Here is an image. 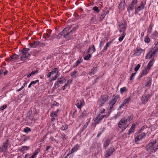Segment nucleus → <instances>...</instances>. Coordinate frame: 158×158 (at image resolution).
<instances>
[{"instance_id":"36","label":"nucleus","mask_w":158,"mask_h":158,"mask_svg":"<svg viewBox=\"0 0 158 158\" xmlns=\"http://www.w3.org/2000/svg\"><path fill=\"white\" fill-rule=\"evenodd\" d=\"M151 79L150 77H148V81H147L145 85V86L150 87L151 85Z\"/></svg>"},{"instance_id":"14","label":"nucleus","mask_w":158,"mask_h":158,"mask_svg":"<svg viewBox=\"0 0 158 158\" xmlns=\"http://www.w3.org/2000/svg\"><path fill=\"white\" fill-rule=\"evenodd\" d=\"M144 6L143 3L141 2L140 5L135 8V14H137L138 13L140 10H143L144 8Z\"/></svg>"},{"instance_id":"5","label":"nucleus","mask_w":158,"mask_h":158,"mask_svg":"<svg viewBox=\"0 0 158 158\" xmlns=\"http://www.w3.org/2000/svg\"><path fill=\"white\" fill-rule=\"evenodd\" d=\"M108 100V96L106 95L102 96L99 99L98 104L100 106H102Z\"/></svg>"},{"instance_id":"48","label":"nucleus","mask_w":158,"mask_h":158,"mask_svg":"<svg viewBox=\"0 0 158 158\" xmlns=\"http://www.w3.org/2000/svg\"><path fill=\"white\" fill-rule=\"evenodd\" d=\"M59 74H56L55 77H53L52 79L50 80V81L51 82L56 79L59 76Z\"/></svg>"},{"instance_id":"11","label":"nucleus","mask_w":158,"mask_h":158,"mask_svg":"<svg viewBox=\"0 0 158 158\" xmlns=\"http://www.w3.org/2000/svg\"><path fill=\"white\" fill-rule=\"evenodd\" d=\"M8 140H6L5 142L3 143L2 147H0V151L1 152H6L8 146Z\"/></svg>"},{"instance_id":"18","label":"nucleus","mask_w":158,"mask_h":158,"mask_svg":"<svg viewBox=\"0 0 158 158\" xmlns=\"http://www.w3.org/2000/svg\"><path fill=\"white\" fill-rule=\"evenodd\" d=\"M114 149L112 148H110L105 153L106 157L110 156L114 151Z\"/></svg>"},{"instance_id":"35","label":"nucleus","mask_w":158,"mask_h":158,"mask_svg":"<svg viewBox=\"0 0 158 158\" xmlns=\"http://www.w3.org/2000/svg\"><path fill=\"white\" fill-rule=\"evenodd\" d=\"M90 22L91 23H94L97 22V19L95 16L94 15L89 20Z\"/></svg>"},{"instance_id":"38","label":"nucleus","mask_w":158,"mask_h":158,"mask_svg":"<svg viewBox=\"0 0 158 158\" xmlns=\"http://www.w3.org/2000/svg\"><path fill=\"white\" fill-rule=\"evenodd\" d=\"M158 33L156 31H154L151 35V37L154 39H156L158 36Z\"/></svg>"},{"instance_id":"17","label":"nucleus","mask_w":158,"mask_h":158,"mask_svg":"<svg viewBox=\"0 0 158 158\" xmlns=\"http://www.w3.org/2000/svg\"><path fill=\"white\" fill-rule=\"evenodd\" d=\"M71 26H69L65 28L57 36V37L59 38L60 37L63 35L64 34H65L66 32H67L71 28Z\"/></svg>"},{"instance_id":"55","label":"nucleus","mask_w":158,"mask_h":158,"mask_svg":"<svg viewBox=\"0 0 158 158\" xmlns=\"http://www.w3.org/2000/svg\"><path fill=\"white\" fill-rule=\"evenodd\" d=\"M140 67V65L139 64H138L135 68L134 70H135V71H137L138 70V69H139Z\"/></svg>"},{"instance_id":"57","label":"nucleus","mask_w":158,"mask_h":158,"mask_svg":"<svg viewBox=\"0 0 158 158\" xmlns=\"http://www.w3.org/2000/svg\"><path fill=\"white\" fill-rule=\"evenodd\" d=\"M77 71H73L71 74V77H73L77 73Z\"/></svg>"},{"instance_id":"27","label":"nucleus","mask_w":158,"mask_h":158,"mask_svg":"<svg viewBox=\"0 0 158 158\" xmlns=\"http://www.w3.org/2000/svg\"><path fill=\"white\" fill-rule=\"evenodd\" d=\"M144 50L141 48H138L136 49L135 54L137 56L140 55Z\"/></svg>"},{"instance_id":"23","label":"nucleus","mask_w":158,"mask_h":158,"mask_svg":"<svg viewBox=\"0 0 158 158\" xmlns=\"http://www.w3.org/2000/svg\"><path fill=\"white\" fill-rule=\"evenodd\" d=\"M106 115H101L100 114L99 116V117H98L97 118H96L95 120V123L98 124L99 123V122Z\"/></svg>"},{"instance_id":"58","label":"nucleus","mask_w":158,"mask_h":158,"mask_svg":"<svg viewBox=\"0 0 158 158\" xmlns=\"http://www.w3.org/2000/svg\"><path fill=\"white\" fill-rule=\"evenodd\" d=\"M53 105L54 106H59V104L55 101H54L53 103Z\"/></svg>"},{"instance_id":"30","label":"nucleus","mask_w":158,"mask_h":158,"mask_svg":"<svg viewBox=\"0 0 158 158\" xmlns=\"http://www.w3.org/2000/svg\"><path fill=\"white\" fill-rule=\"evenodd\" d=\"M111 43V42H109L106 43L103 49L101 51V53L105 52L107 50L108 47L110 46Z\"/></svg>"},{"instance_id":"6","label":"nucleus","mask_w":158,"mask_h":158,"mask_svg":"<svg viewBox=\"0 0 158 158\" xmlns=\"http://www.w3.org/2000/svg\"><path fill=\"white\" fill-rule=\"evenodd\" d=\"M137 2V0H133L131 4H129L127 7V10L128 12L130 13L131 11L133 10L136 6Z\"/></svg>"},{"instance_id":"16","label":"nucleus","mask_w":158,"mask_h":158,"mask_svg":"<svg viewBox=\"0 0 158 158\" xmlns=\"http://www.w3.org/2000/svg\"><path fill=\"white\" fill-rule=\"evenodd\" d=\"M149 70L146 67L144 68L142 70L140 75H139V77L141 78L143 77V76L146 75L149 73Z\"/></svg>"},{"instance_id":"21","label":"nucleus","mask_w":158,"mask_h":158,"mask_svg":"<svg viewBox=\"0 0 158 158\" xmlns=\"http://www.w3.org/2000/svg\"><path fill=\"white\" fill-rule=\"evenodd\" d=\"M131 100V98L130 97H129L128 98L125 99L123 102H122V104L120 106V108H121L123 107V106H124L125 104H126L128 103Z\"/></svg>"},{"instance_id":"46","label":"nucleus","mask_w":158,"mask_h":158,"mask_svg":"<svg viewBox=\"0 0 158 158\" xmlns=\"http://www.w3.org/2000/svg\"><path fill=\"white\" fill-rule=\"evenodd\" d=\"M82 62V61L81 60H77L75 64L73 66L74 68H76L77 66Z\"/></svg>"},{"instance_id":"41","label":"nucleus","mask_w":158,"mask_h":158,"mask_svg":"<svg viewBox=\"0 0 158 158\" xmlns=\"http://www.w3.org/2000/svg\"><path fill=\"white\" fill-rule=\"evenodd\" d=\"M125 35L126 34L125 32H122L121 35L119 37L118 39V40L119 42H121L123 40L125 36Z\"/></svg>"},{"instance_id":"47","label":"nucleus","mask_w":158,"mask_h":158,"mask_svg":"<svg viewBox=\"0 0 158 158\" xmlns=\"http://www.w3.org/2000/svg\"><path fill=\"white\" fill-rule=\"evenodd\" d=\"M31 131V129L28 127H26L24 128V132L25 133H28Z\"/></svg>"},{"instance_id":"37","label":"nucleus","mask_w":158,"mask_h":158,"mask_svg":"<svg viewBox=\"0 0 158 158\" xmlns=\"http://www.w3.org/2000/svg\"><path fill=\"white\" fill-rule=\"evenodd\" d=\"M51 72L52 75H53L55 74H59L58 69L56 68H54Z\"/></svg>"},{"instance_id":"33","label":"nucleus","mask_w":158,"mask_h":158,"mask_svg":"<svg viewBox=\"0 0 158 158\" xmlns=\"http://www.w3.org/2000/svg\"><path fill=\"white\" fill-rule=\"evenodd\" d=\"M135 123L133 124L132 125L131 128L130 129L128 132L127 133V134L128 135H130L131 133L133 132L134 131L135 129Z\"/></svg>"},{"instance_id":"25","label":"nucleus","mask_w":158,"mask_h":158,"mask_svg":"<svg viewBox=\"0 0 158 158\" xmlns=\"http://www.w3.org/2000/svg\"><path fill=\"white\" fill-rule=\"evenodd\" d=\"M106 115H101L100 114L99 116V117H98L97 118H96L95 120V123L98 124L99 123V122Z\"/></svg>"},{"instance_id":"44","label":"nucleus","mask_w":158,"mask_h":158,"mask_svg":"<svg viewBox=\"0 0 158 158\" xmlns=\"http://www.w3.org/2000/svg\"><path fill=\"white\" fill-rule=\"evenodd\" d=\"M38 72V70H36V71H33L31 72L30 73H29L27 76V77H30L31 76L33 75H35L36 73H37Z\"/></svg>"},{"instance_id":"42","label":"nucleus","mask_w":158,"mask_h":158,"mask_svg":"<svg viewBox=\"0 0 158 158\" xmlns=\"http://www.w3.org/2000/svg\"><path fill=\"white\" fill-rule=\"evenodd\" d=\"M29 149V147L27 146H23L21 149L20 151L23 152L24 151L28 150Z\"/></svg>"},{"instance_id":"20","label":"nucleus","mask_w":158,"mask_h":158,"mask_svg":"<svg viewBox=\"0 0 158 158\" xmlns=\"http://www.w3.org/2000/svg\"><path fill=\"white\" fill-rule=\"evenodd\" d=\"M106 14L105 13H103L101 15H98V17L97 18V22L102 20L104 18Z\"/></svg>"},{"instance_id":"50","label":"nucleus","mask_w":158,"mask_h":158,"mask_svg":"<svg viewBox=\"0 0 158 158\" xmlns=\"http://www.w3.org/2000/svg\"><path fill=\"white\" fill-rule=\"evenodd\" d=\"M92 56L91 55L88 54L86 56L84 57V59L85 60H88Z\"/></svg>"},{"instance_id":"10","label":"nucleus","mask_w":158,"mask_h":158,"mask_svg":"<svg viewBox=\"0 0 158 158\" xmlns=\"http://www.w3.org/2000/svg\"><path fill=\"white\" fill-rule=\"evenodd\" d=\"M126 28V24L125 23H122L119 25L118 29L120 33L125 32Z\"/></svg>"},{"instance_id":"9","label":"nucleus","mask_w":158,"mask_h":158,"mask_svg":"<svg viewBox=\"0 0 158 158\" xmlns=\"http://www.w3.org/2000/svg\"><path fill=\"white\" fill-rule=\"evenodd\" d=\"M61 110L58 109L56 111H52L50 113V116L52 117V121H54L55 119V118L58 116V113L60 112Z\"/></svg>"},{"instance_id":"19","label":"nucleus","mask_w":158,"mask_h":158,"mask_svg":"<svg viewBox=\"0 0 158 158\" xmlns=\"http://www.w3.org/2000/svg\"><path fill=\"white\" fill-rule=\"evenodd\" d=\"M84 104L85 102L84 100L81 99L77 103L76 106L78 108L81 109V107L84 106Z\"/></svg>"},{"instance_id":"54","label":"nucleus","mask_w":158,"mask_h":158,"mask_svg":"<svg viewBox=\"0 0 158 158\" xmlns=\"http://www.w3.org/2000/svg\"><path fill=\"white\" fill-rule=\"evenodd\" d=\"M88 124V122H86L83 126L82 127V130H84L87 127Z\"/></svg>"},{"instance_id":"64","label":"nucleus","mask_w":158,"mask_h":158,"mask_svg":"<svg viewBox=\"0 0 158 158\" xmlns=\"http://www.w3.org/2000/svg\"><path fill=\"white\" fill-rule=\"evenodd\" d=\"M61 138L64 140L66 139L65 135L64 134L62 135Z\"/></svg>"},{"instance_id":"22","label":"nucleus","mask_w":158,"mask_h":158,"mask_svg":"<svg viewBox=\"0 0 158 158\" xmlns=\"http://www.w3.org/2000/svg\"><path fill=\"white\" fill-rule=\"evenodd\" d=\"M125 2L124 1H122L119 5L118 8L119 9H121L122 10H124L125 9Z\"/></svg>"},{"instance_id":"51","label":"nucleus","mask_w":158,"mask_h":158,"mask_svg":"<svg viewBox=\"0 0 158 158\" xmlns=\"http://www.w3.org/2000/svg\"><path fill=\"white\" fill-rule=\"evenodd\" d=\"M93 10L97 13H98L100 12V10L98 8L97 6H94L93 8Z\"/></svg>"},{"instance_id":"8","label":"nucleus","mask_w":158,"mask_h":158,"mask_svg":"<svg viewBox=\"0 0 158 158\" xmlns=\"http://www.w3.org/2000/svg\"><path fill=\"white\" fill-rule=\"evenodd\" d=\"M77 28V27H74L69 32H67L66 34L64 35V37L66 39H69L71 37V35L74 33Z\"/></svg>"},{"instance_id":"63","label":"nucleus","mask_w":158,"mask_h":158,"mask_svg":"<svg viewBox=\"0 0 158 158\" xmlns=\"http://www.w3.org/2000/svg\"><path fill=\"white\" fill-rule=\"evenodd\" d=\"M105 111V110L104 109H102L100 110V113L101 114L103 113Z\"/></svg>"},{"instance_id":"13","label":"nucleus","mask_w":158,"mask_h":158,"mask_svg":"<svg viewBox=\"0 0 158 158\" xmlns=\"http://www.w3.org/2000/svg\"><path fill=\"white\" fill-rule=\"evenodd\" d=\"M146 135L144 133H142L140 134L137 135L135 139V142L137 143L139 141L141 140Z\"/></svg>"},{"instance_id":"62","label":"nucleus","mask_w":158,"mask_h":158,"mask_svg":"<svg viewBox=\"0 0 158 158\" xmlns=\"http://www.w3.org/2000/svg\"><path fill=\"white\" fill-rule=\"evenodd\" d=\"M104 41H101L100 42V45H99V48H101V47L104 44Z\"/></svg>"},{"instance_id":"53","label":"nucleus","mask_w":158,"mask_h":158,"mask_svg":"<svg viewBox=\"0 0 158 158\" xmlns=\"http://www.w3.org/2000/svg\"><path fill=\"white\" fill-rule=\"evenodd\" d=\"M150 41V39L148 36H146L145 37V39H144V41L145 42L147 43H149Z\"/></svg>"},{"instance_id":"60","label":"nucleus","mask_w":158,"mask_h":158,"mask_svg":"<svg viewBox=\"0 0 158 158\" xmlns=\"http://www.w3.org/2000/svg\"><path fill=\"white\" fill-rule=\"evenodd\" d=\"M158 51V48L156 47L155 48L153 51L152 52H154V54H155Z\"/></svg>"},{"instance_id":"3","label":"nucleus","mask_w":158,"mask_h":158,"mask_svg":"<svg viewBox=\"0 0 158 158\" xmlns=\"http://www.w3.org/2000/svg\"><path fill=\"white\" fill-rule=\"evenodd\" d=\"M29 49L28 48L23 49L22 51V55L21 58V61H25L28 58L30 54L28 52V51L29 50Z\"/></svg>"},{"instance_id":"39","label":"nucleus","mask_w":158,"mask_h":158,"mask_svg":"<svg viewBox=\"0 0 158 158\" xmlns=\"http://www.w3.org/2000/svg\"><path fill=\"white\" fill-rule=\"evenodd\" d=\"M153 64V60H151L148 64L147 66L146 67L147 69L150 70V67H151Z\"/></svg>"},{"instance_id":"61","label":"nucleus","mask_w":158,"mask_h":158,"mask_svg":"<svg viewBox=\"0 0 158 158\" xmlns=\"http://www.w3.org/2000/svg\"><path fill=\"white\" fill-rule=\"evenodd\" d=\"M68 128V126L67 125H64V127L63 126L62 127V129L63 130H65V129H66Z\"/></svg>"},{"instance_id":"45","label":"nucleus","mask_w":158,"mask_h":158,"mask_svg":"<svg viewBox=\"0 0 158 158\" xmlns=\"http://www.w3.org/2000/svg\"><path fill=\"white\" fill-rule=\"evenodd\" d=\"M110 142V139H106L105 141L104 142V146L105 147H106L108 146V145H109V143Z\"/></svg>"},{"instance_id":"31","label":"nucleus","mask_w":158,"mask_h":158,"mask_svg":"<svg viewBox=\"0 0 158 158\" xmlns=\"http://www.w3.org/2000/svg\"><path fill=\"white\" fill-rule=\"evenodd\" d=\"M79 148V146L78 144H76L73 148H72L69 154H72L74 152L76 151Z\"/></svg>"},{"instance_id":"34","label":"nucleus","mask_w":158,"mask_h":158,"mask_svg":"<svg viewBox=\"0 0 158 158\" xmlns=\"http://www.w3.org/2000/svg\"><path fill=\"white\" fill-rule=\"evenodd\" d=\"M39 44V42L38 41H35L34 42L30 44L31 47L34 48L37 47Z\"/></svg>"},{"instance_id":"28","label":"nucleus","mask_w":158,"mask_h":158,"mask_svg":"<svg viewBox=\"0 0 158 158\" xmlns=\"http://www.w3.org/2000/svg\"><path fill=\"white\" fill-rule=\"evenodd\" d=\"M154 52H152V50L148 53L145 56L146 59H150L154 56Z\"/></svg>"},{"instance_id":"56","label":"nucleus","mask_w":158,"mask_h":158,"mask_svg":"<svg viewBox=\"0 0 158 158\" xmlns=\"http://www.w3.org/2000/svg\"><path fill=\"white\" fill-rule=\"evenodd\" d=\"M39 81V80H35V81H32L31 82V84L32 85H34V84H35L36 83L38 82Z\"/></svg>"},{"instance_id":"1","label":"nucleus","mask_w":158,"mask_h":158,"mask_svg":"<svg viewBox=\"0 0 158 158\" xmlns=\"http://www.w3.org/2000/svg\"><path fill=\"white\" fill-rule=\"evenodd\" d=\"M156 141L150 142L146 146V149L148 152L150 153L155 152L158 149V145Z\"/></svg>"},{"instance_id":"40","label":"nucleus","mask_w":158,"mask_h":158,"mask_svg":"<svg viewBox=\"0 0 158 158\" xmlns=\"http://www.w3.org/2000/svg\"><path fill=\"white\" fill-rule=\"evenodd\" d=\"M62 83L63 82L62 79L59 78L58 79L56 83L55 84V85L57 86L58 87H59L60 86L59 85Z\"/></svg>"},{"instance_id":"7","label":"nucleus","mask_w":158,"mask_h":158,"mask_svg":"<svg viewBox=\"0 0 158 158\" xmlns=\"http://www.w3.org/2000/svg\"><path fill=\"white\" fill-rule=\"evenodd\" d=\"M151 95L149 94H144L142 96L141 98V101L142 103L144 104L146 103L149 99L151 98Z\"/></svg>"},{"instance_id":"15","label":"nucleus","mask_w":158,"mask_h":158,"mask_svg":"<svg viewBox=\"0 0 158 158\" xmlns=\"http://www.w3.org/2000/svg\"><path fill=\"white\" fill-rule=\"evenodd\" d=\"M149 129V128L148 127L146 126H143L139 130L138 132L139 133H140L143 131V132L142 133H144L146 135L148 132Z\"/></svg>"},{"instance_id":"49","label":"nucleus","mask_w":158,"mask_h":158,"mask_svg":"<svg viewBox=\"0 0 158 158\" xmlns=\"http://www.w3.org/2000/svg\"><path fill=\"white\" fill-rule=\"evenodd\" d=\"M127 90V89L125 87L121 88L120 89V93L121 94H123Z\"/></svg>"},{"instance_id":"59","label":"nucleus","mask_w":158,"mask_h":158,"mask_svg":"<svg viewBox=\"0 0 158 158\" xmlns=\"http://www.w3.org/2000/svg\"><path fill=\"white\" fill-rule=\"evenodd\" d=\"M7 107V105L6 104L5 105L3 106H2L0 108V109L2 110H3L5 109Z\"/></svg>"},{"instance_id":"52","label":"nucleus","mask_w":158,"mask_h":158,"mask_svg":"<svg viewBox=\"0 0 158 158\" xmlns=\"http://www.w3.org/2000/svg\"><path fill=\"white\" fill-rule=\"evenodd\" d=\"M136 74V73H132L131 77H130V80L132 81L134 79L135 76Z\"/></svg>"},{"instance_id":"4","label":"nucleus","mask_w":158,"mask_h":158,"mask_svg":"<svg viewBox=\"0 0 158 158\" xmlns=\"http://www.w3.org/2000/svg\"><path fill=\"white\" fill-rule=\"evenodd\" d=\"M119 98V95H115L113 96V98L110 101L109 105L108 106L109 110L111 109L113 107L114 105L116 103L117 100Z\"/></svg>"},{"instance_id":"29","label":"nucleus","mask_w":158,"mask_h":158,"mask_svg":"<svg viewBox=\"0 0 158 158\" xmlns=\"http://www.w3.org/2000/svg\"><path fill=\"white\" fill-rule=\"evenodd\" d=\"M10 56V61H15L17 60L19 58V56L18 55L16 54Z\"/></svg>"},{"instance_id":"2","label":"nucleus","mask_w":158,"mask_h":158,"mask_svg":"<svg viewBox=\"0 0 158 158\" xmlns=\"http://www.w3.org/2000/svg\"><path fill=\"white\" fill-rule=\"evenodd\" d=\"M128 126L127 125V119L125 118H123L118 123V127L122 129V132Z\"/></svg>"},{"instance_id":"32","label":"nucleus","mask_w":158,"mask_h":158,"mask_svg":"<svg viewBox=\"0 0 158 158\" xmlns=\"http://www.w3.org/2000/svg\"><path fill=\"white\" fill-rule=\"evenodd\" d=\"M97 67H94L91 69L89 73V74L90 75H94L97 72Z\"/></svg>"},{"instance_id":"24","label":"nucleus","mask_w":158,"mask_h":158,"mask_svg":"<svg viewBox=\"0 0 158 158\" xmlns=\"http://www.w3.org/2000/svg\"><path fill=\"white\" fill-rule=\"evenodd\" d=\"M106 115H101L100 114L99 116V117H98L97 118H96L95 120V123L98 124L99 123V122Z\"/></svg>"},{"instance_id":"12","label":"nucleus","mask_w":158,"mask_h":158,"mask_svg":"<svg viewBox=\"0 0 158 158\" xmlns=\"http://www.w3.org/2000/svg\"><path fill=\"white\" fill-rule=\"evenodd\" d=\"M52 31L48 30L47 31V32L46 33H45L43 35V37L45 39H48V40H51L53 39V38H51V37H50V35L51 34Z\"/></svg>"},{"instance_id":"26","label":"nucleus","mask_w":158,"mask_h":158,"mask_svg":"<svg viewBox=\"0 0 158 158\" xmlns=\"http://www.w3.org/2000/svg\"><path fill=\"white\" fill-rule=\"evenodd\" d=\"M96 51L95 47L93 45H92L90 46L89 48L87 50V53H93L94 52Z\"/></svg>"},{"instance_id":"43","label":"nucleus","mask_w":158,"mask_h":158,"mask_svg":"<svg viewBox=\"0 0 158 158\" xmlns=\"http://www.w3.org/2000/svg\"><path fill=\"white\" fill-rule=\"evenodd\" d=\"M39 152L37 150H35L32 154V155L30 157V158H35L36 157V156L39 153Z\"/></svg>"}]
</instances>
